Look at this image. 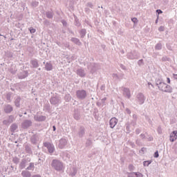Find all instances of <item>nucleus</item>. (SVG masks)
<instances>
[{
    "label": "nucleus",
    "mask_w": 177,
    "mask_h": 177,
    "mask_svg": "<svg viewBox=\"0 0 177 177\" xmlns=\"http://www.w3.org/2000/svg\"><path fill=\"white\" fill-rule=\"evenodd\" d=\"M145 100H146V98H145V95L140 93L137 95V101L138 102L139 104H143V103H145Z\"/></svg>",
    "instance_id": "5"
},
{
    "label": "nucleus",
    "mask_w": 177,
    "mask_h": 177,
    "mask_svg": "<svg viewBox=\"0 0 177 177\" xmlns=\"http://www.w3.org/2000/svg\"><path fill=\"white\" fill-rule=\"evenodd\" d=\"M35 168L34 163L30 162L29 166L26 168L28 171H32Z\"/></svg>",
    "instance_id": "23"
},
{
    "label": "nucleus",
    "mask_w": 177,
    "mask_h": 177,
    "mask_svg": "<svg viewBox=\"0 0 177 177\" xmlns=\"http://www.w3.org/2000/svg\"><path fill=\"white\" fill-rule=\"evenodd\" d=\"M124 95L127 97V99H131V91L129 88H124L123 90Z\"/></svg>",
    "instance_id": "10"
},
{
    "label": "nucleus",
    "mask_w": 177,
    "mask_h": 177,
    "mask_svg": "<svg viewBox=\"0 0 177 177\" xmlns=\"http://www.w3.org/2000/svg\"><path fill=\"white\" fill-rule=\"evenodd\" d=\"M167 84H171V80L169 77H167Z\"/></svg>",
    "instance_id": "48"
},
{
    "label": "nucleus",
    "mask_w": 177,
    "mask_h": 177,
    "mask_svg": "<svg viewBox=\"0 0 177 177\" xmlns=\"http://www.w3.org/2000/svg\"><path fill=\"white\" fill-rule=\"evenodd\" d=\"M31 64L34 67V68H38L39 65H38V62L37 61V59L32 60Z\"/></svg>",
    "instance_id": "19"
},
{
    "label": "nucleus",
    "mask_w": 177,
    "mask_h": 177,
    "mask_svg": "<svg viewBox=\"0 0 177 177\" xmlns=\"http://www.w3.org/2000/svg\"><path fill=\"white\" fill-rule=\"evenodd\" d=\"M4 111L7 114L9 113H12V111H13V107L12 106V105H9V104L5 105Z\"/></svg>",
    "instance_id": "11"
},
{
    "label": "nucleus",
    "mask_w": 177,
    "mask_h": 177,
    "mask_svg": "<svg viewBox=\"0 0 177 177\" xmlns=\"http://www.w3.org/2000/svg\"><path fill=\"white\" fill-rule=\"evenodd\" d=\"M53 131H56V127L53 126Z\"/></svg>",
    "instance_id": "54"
},
{
    "label": "nucleus",
    "mask_w": 177,
    "mask_h": 177,
    "mask_svg": "<svg viewBox=\"0 0 177 177\" xmlns=\"http://www.w3.org/2000/svg\"><path fill=\"white\" fill-rule=\"evenodd\" d=\"M44 147H46L50 154H52L55 151V145L50 142H46L44 143Z\"/></svg>",
    "instance_id": "4"
},
{
    "label": "nucleus",
    "mask_w": 177,
    "mask_h": 177,
    "mask_svg": "<svg viewBox=\"0 0 177 177\" xmlns=\"http://www.w3.org/2000/svg\"><path fill=\"white\" fill-rule=\"evenodd\" d=\"M26 164H27V161L26 160H23L20 163L21 169H24V168H26Z\"/></svg>",
    "instance_id": "20"
},
{
    "label": "nucleus",
    "mask_w": 177,
    "mask_h": 177,
    "mask_svg": "<svg viewBox=\"0 0 177 177\" xmlns=\"http://www.w3.org/2000/svg\"><path fill=\"white\" fill-rule=\"evenodd\" d=\"M151 164V160H146V161H144L143 162L144 167H149V165Z\"/></svg>",
    "instance_id": "27"
},
{
    "label": "nucleus",
    "mask_w": 177,
    "mask_h": 177,
    "mask_svg": "<svg viewBox=\"0 0 177 177\" xmlns=\"http://www.w3.org/2000/svg\"><path fill=\"white\" fill-rule=\"evenodd\" d=\"M129 169H132V168H133V165H130L129 166Z\"/></svg>",
    "instance_id": "51"
},
{
    "label": "nucleus",
    "mask_w": 177,
    "mask_h": 177,
    "mask_svg": "<svg viewBox=\"0 0 177 177\" xmlns=\"http://www.w3.org/2000/svg\"><path fill=\"white\" fill-rule=\"evenodd\" d=\"M131 21H133V23H134V24H137V23H138V18H136V17L132 18Z\"/></svg>",
    "instance_id": "34"
},
{
    "label": "nucleus",
    "mask_w": 177,
    "mask_h": 177,
    "mask_svg": "<svg viewBox=\"0 0 177 177\" xmlns=\"http://www.w3.org/2000/svg\"><path fill=\"white\" fill-rule=\"evenodd\" d=\"M26 150H27L28 151V153H30V151H31V149H30V147H26Z\"/></svg>",
    "instance_id": "47"
},
{
    "label": "nucleus",
    "mask_w": 177,
    "mask_h": 177,
    "mask_svg": "<svg viewBox=\"0 0 177 177\" xmlns=\"http://www.w3.org/2000/svg\"><path fill=\"white\" fill-rule=\"evenodd\" d=\"M10 129L12 132H15V131H16V129H17V124H12L10 127Z\"/></svg>",
    "instance_id": "25"
},
{
    "label": "nucleus",
    "mask_w": 177,
    "mask_h": 177,
    "mask_svg": "<svg viewBox=\"0 0 177 177\" xmlns=\"http://www.w3.org/2000/svg\"><path fill=\"white\" fill-rule=\"evenodd\" d=\"M158 151H156L155 153H154V158H158Z\"/></svg>",
    "instance_id": "39"
},
{
    "label": "nucleus",
    "mask_w": 177,
    "mask_h": 177,
    "mask_svg": "<svg viewBox=\"0 0 177 177\" xmlns=\"http://www.w3.org/2000/svg\"><path fill=\"white\" fill-rule=\"evenodd\" d=\"M118 123V120L115 118H112L109 121V125L111 129L114 128Z\"/></svg>",
    "instance_id": "7"
},
{
    "label": "nucleus",
    "mask_w": 177,
    "mask_h": 177,
    "mask_svg": "<svg viewBox=\"0 0 177 177\" xmlns=\"http://www.w3.org/2000/svg\"><path fill=\"white\" fill-rule=\"evenodd\" d=\"M28 76V73L27 71H24L18 75V78L19 80H23L24 78H26V77Z\"/></svg>",
    "instance_id": "13"
},
{
    "label": "nucleus",
    "mask_w": 177,
    "mask_h": 177,
    "mask_svg": "<svg viewBox=\"0 0 177 177\" xmlns=\"http://www.w3.org/2000/svg\"><path fill=\"white\" fill-rule=\"evenodd\" d=\"M62 24H63L64 26H66V21H62Z\"/></svg>",
    "instance_id": "52"
},
{
    "label": "nucleus",
    "mask_w": 177,
    "mask_h": 177,
    "mask_svg": "<svg viewBox=\"0 0 177 177\" xmlns=\"http://www.w3.org/2000/svg\"><path fill=\"white\" fill-rule=\"evenodd\" d=\"M66 145H67V140H66V138H61L59 140V144L58 145V147L59 149H64Z\"/></svg>",
    "instance_id": "8"
},
{
    "label": "nucleus",
    "mask_w": 177,
    "mask_h": 177,
    "mask_svg": "<svg viewBox=\"0 0 177 177\" xmlns=\"http://www.w3.org/2000/svg\"><path fill=\"white\" fill-rule=\"evenodd\" d=\"M125 111H126V113H127V114H131V110H129V109L127 108L125 109Z\"/></svg>",
    "instance_id": "40"
},
{
    "label": "nucleus",
    "mask_w": 177,
    "mask_h": 177,
    "mask_svg": "<svg viewBox=\"0 0 177 177\" xmlns=\"http://www.w3.org/2000/svg\"><path fill=\"white\" fill-rule=\"evenodd\" d=\"M158 23V19L156 20V24Z\"/></svg>",
    "instance_id": "60"
},
{
    "label": "nucleus",
    "mask_w": 177,
    "mask_h": 177,
    "mask_svg": "<svg viewBox=\"0 0 177 177\" xmlns=\"http://www.w3.org/2000/svg\"><path fill=\"white\" fill-rule=\"evenodd\" d=\"M127 128H128V126H127Z\"/></svg>",
    "instance_id": "64"
},
{
    "label": "nucleus",
    "mask_w": 177,
    "mask_h": 177,
    "mask_svg": "<svg viewBox=\"0 0 177 177\" xmlns=\"http://www.w3.org/2000/svg\"><path fill=\"white\" fill-rule=\"evenodd\" d=\"M177 139V131H174L170 133L169 140L170 142H175Z\"/></svg>",
    "instance_id": "9"
},
{
    "label": "nucleus",
    "mask_w": 177,
    "mask_h": 177,
    "mask_svg": "<svg viewBox=\"0 0 177 177\" xmlns=\"http://www.w3.org/2000/svg\"><path fill=\"white\" fill-rule=\"evenodd\" d=\"M84 134H85V129H84V127H80V131L78 133V136H80V138H82V136H84Z\"/></svg>",
    "instance_id": "16"
},
{
    "label": "nucleus",
    "mask_w": 177,
    "mask_h": 177,
    "mask_svg": "<svg viewBox=\"0 0 177 177\" xmlns=\"http://www.w3.org/2000/svg\"><path fill=\"white\" fill-rule=\"evenodd\" d=\"M14 118L13 115H10L8 120V122L9 124H12V122H13Z\"/></svg>",
    "instance_id": "31"
},
{
    "label": "nucleus",
    "mask_w": 177,
    "mask_h": 177,
    "mask_svg": "<svg viewBox=\"0 0 177 177\" xmlns=\"http://www.w3.org/2000/svg\"><path fill=\"white\" fill-rule=\"evenodd\" d=\"M113 78H118V75L115 73L113 74Z\"/></svg>",
    "instance_id": "45"
},
{
    "label": "nucleus",
    "mask_w": 177,
    "mask_h": 177,
    "mask_svg": "<svg viewBox=\"0 0 177 177\" xmlns=\"http://www.w3.org/2000/svg\"><path fill=\"white\" fill-rule=\"evenodd\" d=\"M128 57L129 59H136V56L133 55V53H130L128 54Z\"/></svg>",
    "instance_id": "29"
},
{
    "label": "nucleus",
    "mask_w": 177,
    "mask_h": 177,
    "mask_svg": "<svg viewBox=\"0 0 177 177\" xmlns=\"http://www.w3.org/2000/svg\"><path fill=\"white\" fill-rule=\"evenodd\" d=\"M76 26H80V23H78V22H76Z\"/></svg>",
    "instance_id": "59"
},
{
    "label": "nucleus",
    "mask_w": 177,
    "mask_h": 177,
    "mask_svg": "<svg viewBox=\"0 0 177 177\" xmlns=\"http://www.w3.org/2000/svg\"><path fill=\"white\" fill-rule=\"evenodd\" d=\"M52 68H53L52 64L47 63L46 64V70H47V71H50V70H52Z\"/></svg>",
    "instance_id": "22"
},
{
    "label": "nucleus",
    "mask_w": 177,
    "mask_h": 177,
    "mask_svg": "<svg viewBox=\"0 0 177 177\" xmlns=\"http://www.w3.org/2000/svg\"><path fill=\"white\" fill-rule=\"evenodd\" d=\"M149 140H150V141L153 140V137H150Z\"/></svg>",
    "instance_id": "55"
},
{
    "label": "nucleus",
    "mask_w": 177,
    "mask_h": 177,
    "mask_svg": "<svg viewBox=\"0 0 177 177\" xmlns=\"http://www.w3.org/2000/svg\"><path fill=\"white\" fill-rule=\"evenodd\" d=\"M76 96L80 100L86 99V91L85 90H78L76 91Z\"/></svg>",
    "instance_id": "3"
},
{
    "label": "nucleus",
    "mask_w": 177,
    "mask_h": 177,
    "mask_svg": "<svg viewBox=\"0 0 177 177\" xmlns=\"http://www.w3.org/2000/svg\"><path fill=\"white\" fill-rule=\"evenodd\" d=\"M136 133L137 135H139V133H140V130L138 129H137L136 130Z\"/></svg>",
    "instance_id": "43"
},
{
    "label": "nucleus",
    "mask_w": 177,
    "mask_h": 177,
    "mask_svg": "<svg viewBox=\"0 0 177 177\" xmlns=\"http://www.w3.org/2000/svg\"><path fill=\"white\" fill-rule=\"evenodd\" d=\"M101 8L103 9V6H101Z\"/></svg>",
    "instance_id": "63"
},
{
    "label": "nucleus",
    "mask_w": 177,
    "mask_h": 177,
    "mask_svg": "<svg viewBox=\"0 0 177 177\" xmlns=\"http://www.w3.org/2000/svg\"><path fill=\"white\" fill-rule=\"evenodd\" d=\"M76 174H77V169H75V167H73L71 169L70 176H75Z\"/></svg>",
    "instance_id": "17"
},
{
    "label": "nucleus",
    "mask_w": 177,
    "mask_h": 177,
    "mask_svg": "<svg viewBox=\"0 0 177 177\" xmlns=\"http://www.w3.org/2000/svg\"><path fill=\"white\" fill-rule=\"evenodd\" d=\"M66 157H68V158H70V155L68 153H67Z\"/></svg>",
    "instance_id": "57"
},
{
    "label": "nucleus",
    "mask_w": 177,
    "mask_h": 177,
    "mask_svg": "<svg viewBox=\"0 0 177 177\" xmlns=\"http://www.w3.org/2000/svg\"><path fill=\"white\" fill-rule=\"evenodd\" d=\"M162 60L165 61V57H162Z\"/></svg>",
    "instance_id": "61"
},
{
    "label": "nucleus",
    "mask_w": 177,
    "mask_h": 177,
    "mask_svg": "<svg viewBox=\"0 0 177 177\" xmlns=\"http://www.w3.org/2000/svg\"><path fill=\"white\" fill-rule=\"evenodd\" d=\"M156 12H158V14L162 13V11L161 10H157Z\"/></svg>",
    "instance_id": "50"
},
{
    "label": "nucleus",
    "mask_w": 177,
    "mask_h": 177,
    "mask_svg": "<svg viewBox=\"0 0 177 177\" xmlns=\"http://www.w3.org/2000/svg\"><path fill=\"white\" fill-rule=\"evenodd\" d=\"M165 30V28H164V26H160L159 28H158V31H164Z\"/></svg>",
    "instance_id": "37"
},
{
    "label": "nucleus",
    "mask_w": 177,
    "mask_h": 177,
    "mask_svg": "<svg viewBox=\"0 0 177 177\" xmlns=\"http://www.w3.org/2000/svg\"><path fill=\"white\" fill-rule=\"evenodd\" d=\"M74 118H75V120H80V116H78L77 115H75Z\"/></svg>",
    "instance_id": "46"
},
{
    "label": "nucleus",
    "mask_w": 177,
    "mask_h": 177,
    "mask_svg": "<svg viewBox=\"0 0 177 177\" xmlns=\"http://www.w3.org/2000/svg\"><path fill=\"white\" fill-rule=\"evenodd\" d=\"M106 99H107V98L104 97V98L102 99V101H104V100H106Z\"/></svg>",
    "instance_id": "58"
},
{
    "label": "nucleus",
    "mask_w": 177,
    "mask_h": 177,
    "mask_svg": "<svg viewBox=\"0 0 177 177\" xmlns=\"http://www.w3.org/2000/svg\"><path fill=\"white\" fill-rule=\"evenodd\" d=\"M72 42H74V44H76V45H78L79 46L81 45V41H80V39L77 38H72L71 39Z\"/></svg>",
    "instance_id": "18"
},
{
    "label": "nucleus",
    "mask_w": 177,
    "mask_h": 177,
    "mask_svg": "<svg viewBox=\"0 0 177 177\" xmlns=\"http://www.w3.org/2000/svg\"><path fill=\"white\" fill-rule=\"evenodd\" d=\"M3 123L4 124V125H8V124H9V122H8V120H3Z\"/></svg>",
    "instance_id": "42"
},
{
    "label": "nucleus",
    "mask_w": 177,
    "mask_h": 177,
    "mask_svg": "<svg viewBox=\"0 0 177 177\" xmlns=\"http://www.w3.org/2000/svg\"><path fill=\"white\" fill-rule=\"evenodd\" d=\"M46 17H48V19H52V17H53V14L50 12H46Z\"/></svg>",
    "instance_id": "30"
},
{
    "label": "nucleus",
    "mask_w": 177,
    "mask_h": 177,
    "mask_svg": "<svg viewBox=\"0 0 177 177\" xmlns=\"http://www.w3.org/2000/svg\"><path fill=\"white\" fill-rule=\"evenodd\" d=\"M158 88V89H160V91H162V92H166L167 93H172V88L171 87V86L165 84V82L161 84L160 86H159Z\"/></svg>",
    "instance_id": "2"
},
{
    "label": "nucleus",
    "mask_w": 177,
    "mask_h": 177,
    "mask_svg": "<svg viewBox=\"0 0 177 177\" xmlns=\"http://www.w3.org/2000/svg\"><path fill=\"white\" fill-rule=\"evenodd\" d=\"M66 97H70V95H66Z\"/></svg>",
    "instance_id": "62"
},
{
    "label": "nucleus",
    "mask_w": 177,
    "mask_h": 177,
    "mask_svg": "<svg viewBox=\"0 0 177 177\" xmlns=\"http://www.w3.org/2000/svg\"><path fill=\"white\" fill-rule=\"evenodd\" d=\"M77 75H79L80 77H85L86 75V73H85V70L82 69V68H79L77 70Z\"/></svg>",
    "instance_id": "12"
},
{
    "label": "nucleus",
    "mask_w": 177,
    "mask_h": 177,
    "mask_svg": "<svg viewBox=\"0 0 177 177\" xmlns=\"http://www.w3.org/2000/svg\"><path fill=\"white\" fill-rule=\"evenodd\" d=\"M133 118L134 119V122H133V125H136V119L138 118V116L136 115H133Z\"/></svg>",
    "instance_id": "33"
},
{
    "label": "nucleus",
    "mask_w": 177,
    "mask_h": 177,
    "mask_svg": "<svg viewBox=\"0 0 177 177\" xmlns=\"http://www.w3.org/2000/svg\"><path fill=\"white\" fill-rule=\"evenodd\" d=\"M173 75H174V77L176 80H177V75L174 74Z\"/></svg>",
    "instance_id": "53"
},
{
    "label": "nucleus",
    "mask_w": 177,
    "mask_h": 177,
    "mask_svg": "<svg viewBox=\"0 0 177 177\" xmlns=\"http://www.w3.org/2000/svg\"><path fill=\"white\" fill-rule=\"evenodd\" d=\"M80 35L82 38H84L85 35H86V30L85 29H82L80 31Z\"/></svg>",
    "instance_id": "24"
},
{
    "label": "nucleus",
    "mask_w": 177,
    "mask_h": 177,
    "mask_svg": "<svg viewBox=\"0 0 177 177\" xmlns=\"http://www.w3.org/2000/svg\"><path fill=\"white\" fill-rule=\"evenodd\" d=\"M21 125L22 128L27 129V128H30V127L32 125V122L31 120H26L22 122Z\"/></svg>",
    "instance_id": "6"
},
{
    "label": "nucleus",
    "mask_w": 177,
    "mask_h": 177,
    "mask_svg": "<svg viewBox=\"0 0 177 177\" xmlns=\"http://www.w3.org/2000/svg\"><path fill=\"white\" fill-rule=\"evenodd\" d=\"M142 63H143V60L140 59L138 61L139 66H142Z\"/></svg>",
    "instance_id": "44"
},
{
    "label": "nucleus",
    "mask_w": 177,
    "mask_h": 177,
    "mask_svg": "<svg viewBox=\"0 0 177 177\" xmlns=\"http://www.w3.org/2000/svg\"><path fill=\"white\" fill-rule=\"evenodd\" d=\"M35 121H45L46 120V117L44 116V115H35L34 117Z\"/></svg>",
    "instance_id": "15"
},
{
    "label": "nucleus",
    "mask_w": 177,
    "mask_h": 177,
    "mask_svg": "<svg viewBox=\"0 0 177 177\" xmlns=\"http://www.w3.org/2000/svg\"><path fill=\"white\" fill-rule=\"evenodd\" d=\"M20 97H17L16 100H15V106L16 107H20Z\"/></svg>",
    "instance_id": "26"
},
{
    "label": "nucleus",
    "mask_w": 177,
    "mask_h": 177,
    "mask_svg": "<svg viewBox=\"0 0 177 177\" xmlns=\"http://www.w3.org/2000/svg\"><path fill=\"white\" fill-rule=\"evenodd\" d=\"M148 85H149V86H150V85H151V86H153V84H151V83H150V82L148 83Z\"/></svg>",
    "instance_id": "56"
},
{
    "label": "nucleus",
    "mask_w": 177,
    "mask_h": 177,
    "mask_svg": "<svg viewBox=\"0 0 177 177\" xmlns=\"http://www.w3.org/2000/svg\"><path fill=\"white\" fill-rule=\"evenodd\" d=\"M162 46L161 45V44H158L155 46V49L156 50H160V49H162Z\"/></svg>",
    "instance_id": "28"
},
{
    "label": "nucleus",
    "mask_w": 177,
    "mask_h": 177,
    "mask_svg": "<svg viewBox=\"0 0 177 177\" xmlns=\"http://www.w3.org/2000/svg\"><path fill=\"white\" fill-rule=\"evenodd\" d=\"M22 176H24V177H30L31 174L30 173V171H22Z\"/></svg>",
    "instance_id": "21"
},
{
    "label": "nucleus",
    "mask_w": 177,
    "mask_h": 177,
    "mask_svg": "<svg viewBox=\"0 0 177 177\" xmlns=\"http://www.w3.org/2000/svg\"><path fill=\"white\" fill-rule=\"evenodd\" d=\"M163 83V82L162 80H156V86H158V88Z\"/></svg>",
    "instance_id": "32"
},
{
    "label": "nucleus",
    "mask_w": 177,
    "mask_h": 177,
    "mask_svg": "<svg viewBox=\"0 0 177 177\" xmlns=\"http://www.w3.org/2000/svg\"><path fill=\"white\" fill-rule=\"evenodd\" d=\"M60 102V98L59 97H53L50 99V103L52 104H57Z\"/></svg>",
    "instance_id": "14"
},
{
    "label": "nucleus",
    "mask_w": 177,
    "mask_h": 177,
    "mask_svg": "<svg viewBox=\"0 0 177 177\" xmlns=\"http://www.w3.org/2000/svg\"><path fill=\"white\" fill-rule=\"evenodd\" d=\"M87 6H88V8H91L92 9V8H93V4H92V3H88Z\"/></svg>",
    "instance_id": "38"
},
{
    "label": "nucleus",
    "mask_w": 177,
    "mask_h": 177,
    "mask_svg": "<svg viewBox=\"0 0 177 177\" xmlns=\"http://www.w3.org/2000/svg\"><path fill=\"white\" fill-rule=\"evenodd\" d=\"M36 136H33L31 138V140L33 143H36L37 142V140L35 139Z\"/></svg>",
    "instance_id": "36"
},
{
    "label": "nucleus",
    "mask_w": 177,
    "mask_h": 177,
    "mask_svg": "<svg viewBox=\"0 0 177 177\" xmlns=\"http://www.w3.org/2000/svg\"><path fill=\"white\" fill-rule=\"evenodd\" d=\"M158 133H162V131L161 130V127L158 128Z\"/></svg>",
    "instance_id": "41"
},
{
    "label": "nucleus",
    "mask_w": 177,
    "mask_h": 177,
    "mask_svg": "<svg viewBox=\"0 0 177 177\" xmlns=\"http://www.w3.org/2000/svg\"><path fill=\"white\" fill-rule=\"evenodd\" d=\"M140 138L142 139H145V134H140Z\"/></svg>",
    "instance_id": "49"
},
{
    "label": "nucleus",
    "mask_w": 177,
    "mask_h": 177,
    "mask_svg": "<svg viewBox=\"0 0 177 177\" xmlns=\"http://www.w3.org/2000/svg\"><path fill=\"white\" fill-rule=\"evenodd\" d=\"M51 167L53 169H55V171H63L64 169V165L62 161L57 159L53 160Z\"/></svg>",
    "instance_id": "1"
},
{
    "label": "nucleus",
    "mask_w": 177,
    "mask_h": 177,
    "mask_svg": "<svg viewBox=\"0 0 177 177\" xmlns=\"http://www.w3.org/2000/svg\"><path fill=\"white\" fill-rule=\"evenodd\" d=\"M29 31L30 32L31 34H34V32H35V29L31 27L29 28Z\"/></svg>",
    "instance_id": "35"
}]
</instances>
